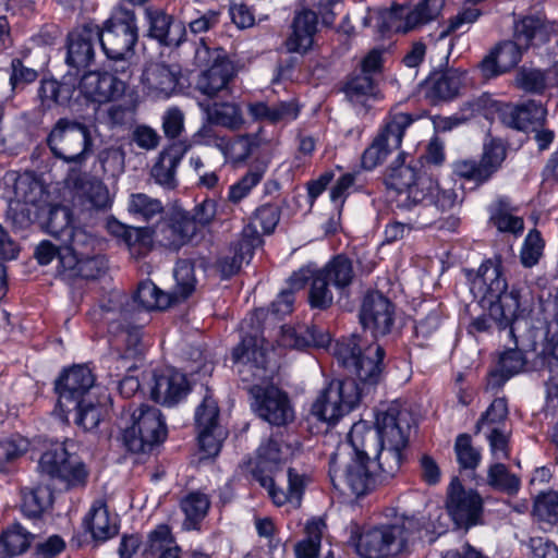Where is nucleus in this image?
<instances>
[{
    "instance_id": "nucleus-1",
    "label": "nucleus",
    "mask_w": 558,
    "mask_h": 558,
    "mask_svg": "<svg viewBox=\"0 0 558 558\" xmlns=\"http://www.w3.org/2000/svg\"><path fill=\"white\" fill-rule=\"evenodd\" d=\"M363 422L354 423L349 433V442L355 456L349 458L341 452H335L329 459V477L332 486L339 492L350 493L356 497L365 496L376 486L388 482L396 475L386 473L385 465L376 459L371 461V446L366 444Z\"/></svg>"
},
{
    "instance_id": "nucleus-2",
    "label": "nucleus",
    "mask_w": 558,
    "mask_h": 558,
    "mask_svg": "<svg viewBox=\"0 0 558 558\" xmlns=\"http://www.w3.org/2000/svg\"><path fill=\"white\" fill-rule=\"evenodd\" d=\"M507 287L500 258L485 260L470 279L471 293L489 305L490 316L499 328H506L515 318L526 317L534 306L529 287H512L509 292Z\"/></svg>"
},
{
    "instance_id": "nucleus-3",
    "label": "nucleus",
    "mask_w": 558,
    "mask_h": 558,
    "mask_svg": "<svg viewBox=\"0 0 558 558\" xmlns=\"http://www.w3.org/2000/svg\"><path fill=\"white\" fill-rule=\"evenodd\" d=\"M374 426L377 446L373 444L371 432H363L364 439L375 458L385 465L386 473L396 475L403 462V452L415 427V418L402 403L392 401L376 410Z\"/></svg>"
},
{
    "instance_id": "nucleus-4",
    "label": "nucleus",
    "mask_w": 558,
    "mask_h": 558,
    "mask_svg": "<svg viewBox=\"0 0 558 558\" xmlns=\"http://www.w3.org/2000/svg\"><path fill=\"white\" fill-rule=\"evenodd\" d=\"M2 187L9 202L7 218L13 228H28L46 210L49 193L34 172L7 171L2 177Z\"/></svg>"
},
{
    "instance_id": "nucleus-5",
    "label": "nucleus",
    "mask_w": 558,
    "mask_h": 558,
    "mask_svg": "<svg viewBox=\"0 0 558 558\" xmlns=\"http://www.w3.org/2000/svg\"><path fill=\"white\" fill-rule=\"evenodd\" d=\"M333 354L339 363L355 374L364 395L380 381L385 350L379 343H368L361 336L352 335L336 343Z\"/></svg>"
},
{
    "instance_id": "nucleus-6",
    "label": "nucleus",
    "mask_w": 558,
    "mask_h": 558,
    "mask_svg": "<svg viewBox=\"0 0 558 558\" xmlns=\"http://www.w3.org/2000/svg\"><path fill=\"white\" fill-rule=\"evenodd\" d=\"M174 303L170 293L162 292L154 282L142 281L135 292L134 299L120 292H113L108 303L101 304L99 311H94L93 315H99L105 320L108 308L114 311L113 317L119 319L124 327L133 325L140 319L141 328L145 324V312L153 310H165Z\"/></svg>"
},
{
    "instance_id": "nucleus-7",
    "label": "nucleus",
    "mask_w": 558,
    "mask_h": 558,
    "mask_svg": "<svg viewBox=\"0 0 558 558\" xmlns=\"http://www.w3.org/2000/svg\"><path fill=\"white\" fill-rule=\"evenodd\" d=\"M420 529L414 518H402L391 524L363 530L354 545L363 558H387L400 554L408 544L410 535Z\"/></svg>"
},
{
    "instance_id": "nucleus-8",
    "label": "nucleus",
    "mask_w": 558,
    "mask_h": 558,
    "mask_svg": "<svg viewBox=\"0 0 558 558\" xmlns=\"http://www.w3.org/2000/svg\"><path fill=\"white\" fill-rule=\"evenodd\" d=\"M98 38L106 56L121 62L113 71L126 75L130 66L128 60L133 54V47L138 38L134 12L125 8L117 9L99 31Z\"/></svg>"
},
{
    "instance_id": "nucleus-9",
    "label": "nucleus",
    "mask_w": 558,
    "mask_h": 558,
    "mask_svg": "<svg viewBox=\"0 0 558 558\" xmlns=\"http://www.w3.org/2000/svg\"><path fill=\"white\" fill-rule=\"evenodd\" d=\"M388 189L397 192V206L411 209L425 199V191L436 187V181L422 172L418 160L405 161L404 154H400L389 166L385 174Z\"/></svg>"
},
{
    "instance_id": "nucleus-10",
    "label": "nucleus",
    "mask_w": 558,
    "mask_h": 558,
    "mask_svg": "<svg viewBox=\"0 0 558 558\" xmlns=\"http://www.w3.org/2000/svg\"><path fill=\"white\" fill-rule=\"evenodd\" d=\"M194 62L203 68L195 82L196 90L209 98L229 92L235 69L222 48H210L202 38L195 50Z\"/></svg>"
},
{
    "instance_id": "nucleus-11",
    "label": "nucleus",
    "mask_w": 558,
    "mask_h": 558,
    "mask_svg": "<svg viewBox=\"0 0 558 558\" xmlns=\"http://www.w3.org/2000/svg\"><path fill=\"white\" fill-rule=\"evenodd\" d=\"M113 315L114 311L108 308L104 322L108 325V332L116 338L117 345H119V342H122L125 345V350L122 352L120 348H117L101 360L102 367L112 381L126 376L125 374L129 371L135 368V360L143 351L140 319L135 324L124 327Z\"/></svg>"
},
{
    "instance_id": "nucleus-12",
    "label": "nucleus",
    "mask_w": 558,
    "mask_h": 558,
    "mask_svg": "<svg viewBox=\"0 0 558 558\" xmlns=\"http://www.w3.org/2000/svg\"><path fill=\"white\" fill-rule=\"evenodd\" d=\"M52 155L77 167L83 166L93 153L89 128L76 120L61 118L52 126L47 137Z\"/></svg>"
},
{
    "instance_id": "nucleus-13",
    "label": "nucleus",
    "mask_w": 558,
    "mask_h": 558,
    "mask_svg": "<svg viewBox=\"0 0 558 558\" xmlns=\"http://www.w3.org/2000/svg\"><path fill=\"white\" fill-rule=\"evenodd\" d=\"M167 428L159 409L141 405L133 411L130 424L123 427L122 442L133 453H145L163 441Z\"/></svg>"
},
{
    "instance_id": "nucleus-14",
    "label": "nucleus",
    "mask_w": 558,
    "mask_h": 558,
    "mask_svg": "<svg viewBox=\"0 0 558 558\" xmlns=\"http://www.w3.org/2000/svg\"><path fill=\"white\" fill-rule=\"evenodd\" d=\"M364 396V388L354 379H333L318 395L312 414L319 421L336 423L351 412Z\"/></svg>"
},
{
    "instance_id": "nucleus-15",
    "label": "nucleus",
    "mask_w": 558,
    "mask_h": 558,
    "mask_svg": "<svg viewBox=\"0 0 558 558\" xmlns=\"http://www.w3.org/2000/svg\"><path fill=\"white\" fill-rule=\"evenodd\" d=\"M416 120V117L399 111H390L381 131L362 155V167L373 170L380 165L388 155L399 149L405 130Z\"/></svg>"
},
{
    "instance_id": "nucleus-16",
    "label": "nucleus",
    "mask_w": 558,
    "mask_h": 558,
    "mask_svg": "<svg viewBox=\"0 0 558 558\" xmlns=\"http://www.w3.org/2000/svg\"><path fill=\"white\" fill-rule=\"evenodd\" d=\"M69 442L53 444L40 457V474L64 482L69 486L84 483L87 472L80 459L69 451Z\"/></svg>"
},
{
    "instance_id": "nucleus-17",
    "label": "nucleus",
    "mask_w": 558,
    "mask_h": 558,
    "mask_svg": "<svg viewBox=\"0 0 558 558\" xmlns=\"http://www.w3.org/2000/svg\"><path fill=\"white\" fill-rule=\"evenodd\" d=\"M233 362L243 381L265 380L268 376V345L263 337L246 335L232 351Z\"/></svg>"
},
{
    "instance_id": "nucleus-18",
    "label": "nucleus",
    "mask_w": 558,
    "mask_h": 558,
    "mask_svg": "<svg viewBox=\"0 0 558 558\" xmlns=\"http://www.w3.org/2000/svg\"><path fill=\"white\" fill-rule=\"evenodd\" d=\"M396 306L383 292L368 290L360 307V322L373 337L388 335L395 324Z\"/></svg>"
},
{
    "instance_id": "nucleus-19",
    "label": "nucleus",
    "mask_w": 558,
    "mask_h": 558,
    "mask_svg": "<svg viewBox=\"0 0 558 558\" xmlns=\"http://www.w3.org/2000/svg\"><path fill=\"white\" fill-rule=\"evenodd\" d=\"M95 385V376L86 365H75L65 371L56 381L58 404L54 410L78 407L80 401L93 398L90 390Z\"/></svg>"
},
{
    "instance_id": "nucleus-20",
    "label": "nucleus",
    "mask_w": 558,
    "mask_h": 558,
    "mask_svg": "<svg viewBox=\"0 0 558 558\" xmlns=\"http://www.w3.org/2000/svg\"><path fill=\"white\" fill-rule=\"evenodd\" d=\"M257 415L271 425L282 426L293 421L294 412L286 392L275 386L251 388Z\"/></svg>"
},
{
    "instance_id": "nucleus-21",
    "label": "nucleus",
    "mask_w": 558,
    "mask_h": 558,
    "mask_svg": "<svg viewBox=\"0 0 558 558\" xmlns=\"http://www.w3.org/2000/svg\"><path fill=\"white\" fill-rule=\"evenodd\" d=\"M446 506L453 521L464 527L476 524L482 512L478 494L465 490L458 478H453L449 485Z\"/></svg>"
},
{
    "instance_id": "nucleus-22",
    "label": "nucleus",
    "mask_w": 558,
    "mask_h": 558,
    "mask_svg": "<svg viewBox=\"0 0 558 558\" xmlns=\"http://www.w3.org/2000/svg\"><path fill=\"white\" fill-rule=\"evenodd\" d=\"M524 318H515L505 329L507 336L510 338L511 344L507 347L505 352L500 355L498 366L508 375H517L523 371L526 359L524 351L533 349L534 342L531 337L520 333L522 329H527L530 324Z\"/></svg>"
},
{
    "instance_id": "nucleus-23",
    "label": "nucleus",
    "mask_w": 558,
    "mask_h": 558,
    "mask_svg": "<svg viewBox=\"0 0 558 558\" xmlns=\"http://www.w3.org/2000/svg\"><path fill=\"white\" fill-rule=\"evenodd\" d=\"M77 88L86 99L104 104L120 98L126 84L111 73L89 71L83 74Z\"/></svg>"
},
{
    "instance_id": "nucleus-24",
    "label": "nucleus",
    "mask_w": 558,
    "mask_h": 558,
    "mask_svg": "<svg viewBox=\"0 0 558 558\" xmlns=\"http://www.w3.org/2000/svg\"><path fill=\"white\" fill-rule=\"evenodd\" d=\"M311 281L308 292V302L313 308L326 310L333 301V294L329 288L330 281L326 274L315 269L311 265L300 268L293 272L289 279V284L293 290H300Z\"/></svg>"
},
{
    "instance_id": "nucleus-25",
    "label": "nucleus",
    "mask_w": 558,
    "mask_h": 558,
    "mask_svg": "<svg viewBox=\"0 0 558 558\" xmlns=\"http://www.w3.org/2000/svg\"><path fill=\"white\" fill-rule=\"evenodd\" d=\"M62 243L64 245L59 251L57 269H73L80 259L99 253L102 245L97 238L83 229H73Z\"/></svg>"
},
{
    "instance_id": "nucleus-26",
    "label": "nucleus",
    "mask_w": 558,
    "mask_h": 558,
    "mask_svg": "<svg viewBox=\"0 0 558 558\" xmlns=\"http://www.w3.org/2000/svg\"><path fill=\"white\" fill-rule=\"evenodd\" d=\"M523 50L514 40L496 45L478 65L483 77L493 78L513 69L520 62Z\"/></svg>"
},
{
    "instance_id": "nucleus-27",
    "label": "nucleus",
    "mask_w": 558,
    "mask_h": 558,
    "mask_svg": "<svg viewBox=\"0 0 558 558\" xmlns=\"http://www.w3.org/2000/svg\"><path fill=\"white\" fill-rule=\"evenodd\" d=\"M190 148L191 144L187 142H175L163 149L150 170L155 183L163 189L173 190L178 184L177 168Z\"/></svg>"
},
{
    "instance_id": "nucleus-28",
    "label": "nucleus",
    "mask_w": 558,
    "mask_h": 558,
    "mask_svg": "<svg viewBox=\"0 0 558 558\" xmlns=\"http://www.w3.org/2000/svg\"><path fill=\"white\" fill-rule=\"evenodd\" d=\"M189 392V383L184 374L168 368L154 375L151 398L163 405L172 407Z\"/></svg>"
},
{
    "instance_id": "nucleus-29",
    "label": "nucleus",
    "mask_w": 558,
    "mask_h": 558,
    "mask_svg": "<svg viewBox=\"0 0 558 558\" xmlns=\"http://www.w3.org/2000/svg\"><path fill=\"white\" fill-rule=\"evenodd\" d=\"M318 16L312 10H302L295 13L291 32L284 41L287 51L305 53L314 43L317 32Z\"/></svg>"
},
{
    "instance_id": "nucleus-30",
    "label": "nucleus",
    "mask_w": 558,
    "mask_h": 558,
    "mask_svg": "<svg viewBox=\"0 0 558 558\" xmlns=\"http://www.w3.org/2000/svg\"><path fill=\"white\" fill-rule=\"evenodd\" d=\"M97 26H84L69 34L66 62L77 70L86 68L94 59V43L99 40Z\"/></svg>"
},
{
    "instance_id": "nucleus-31",
    "label": "nucleus",
    "mask_w": 558,
    "mask_h": 558,
    "mask_svg": "<svg viewBox=\"0 0 558 558\" xmlns=\"http://www.w3.org/2000/svg\"><path fill=\"white\" fill-rule=\"evenodd\" d=\"M465 73L457 69L435 72L425 82L426 97L434 104L456 98L462 88Z\"/></svg>"
},
{
    "instance_id": "nucleus-32",
    "label": "nucleus",
    "mask_w": 558,
    "mask_h": 558,
    "mask_svg": "<svg viewBox=\"0 0 558 558\" xmlns=\"http://www.w3.org/2000/svg\"><path fill=\"white\" fill-rule=\"evenodd\" d=\"M178 82V73L161 63L149 64L142 75L145 93L156 99L170 97L175 90Z\"/></svg>"
},
{
    "instance_id": "nucleus-33",
    "label": "nucleus",
    "mask_w": 558,
    "mask_h": 558,
    "mask_svg": "<svg viewBox=\"0 0 558 558\" xmlns=\"http://www.w3.org/2000/svg\"><path fill=\"white\" fill-rule=\"evenodd\" d=\"M545 118L546 109L534 100L519 106H506L500 111V119L505 125L525 132L543 124Z\"/></svg>"
},
{
    "instance_id": "nucleus-34",
    "label": "nucleus",
    "mask_w": 558,
    "mask_h": 558,
    "mask_svg": "<svg viewBox=\"0 0 558 558\" xmlns=\"http://www.w3.org/2000/svg\"><path fill=\"white\" fill-rule=\"evenodd\" d=\"M283 434L278 433L259 445L256 452V468L253 471L255 478L259 475L272 473L286 459L287 453L292 452V444H286L283 447Z\"/></svg>"
},
{
    "instance_id": "nucleus-35",
    "label": "nucleus",
    "mask_w": 558,
    "mask_h": 558,
    "mask_svg": "<svg viewBox=\"0 0 558 558\" xmlns=\"http://www.w3.org/2000/svg\"><path fill=\"white\" fill-rule=\"evenodd\" d=\"M106 229L111 235L122 239L135 257L146 255L151 247L150 231L146 228L129 227L116 218H109L106 222Z\"/></svg>"
},
{
    "instance_id": "nucleus-36",
    "label": "nucleus",
    "mask_w": 558,
    "mask_h": 558,
    "mask_svg": "<svg viewBox=\"0 0 558 558\" xmlns=\"http://www.w3.org/2000/svg\"><path fill=\"white\" fill-rule=\"evenodd\" d=\"M256 480L268 490L275 505L282 506L290 502L295 507L300 506L305 483L304 476L295 472L294 469L288 470V492L277 488L270 475H259Z\"/></svg>"
},
{
    "instance_id": "nucleus-37",
    "label": "nucleus",
    "mask_w": 558,
    "mask_h": 558,
    "mask_svg": "<svg viewBox=\"0 0 558 558\" xmlns=\"http://www.w3.org/2000/svg\"><path fill=\"white\" fill-rule=\"evenodd\" d=\"M76 198L87 209L107 210L111 207L112 199L108 187L99 180L78 178L74 182Z\"/></svg>"
},
{
    "instance_id": "nucleus-38",
    "label": "nucleus",
    "mask_w": 558,
    "mask_h": 558,
    "mask_svg": "<svg viewBox=\"0 0 558 558\" xmlns=\"http://www.w3.org/2000/svg\"><path fill=\"white\" fill-rule=\"evenodd\" d=\"M345 98L356 108L359 114L367 113L368 100L376 95V82L366 74H352L342 88Z\"/></svg>"
},
{
    "instance_id": "nucleus-39",
    "label": "nucleus",
    "mask_w": 558,
    "mask_h": 558,
    "mask_svg": "<svg viewBox=\"0 0 558 558\" xmlns=\"http://www.w3.org/2000/svg\"><path fill=\"white\" fill-rule=\"evenodd\" d=\"M84 525L95 541L105 542L118 533L116 517H111L106 504L97 500L84 519Z\"/></svg>"
},
{
    "instance_id": "nucleus-40",
    "label": "nucleus",
    "mask_w": 558,
    "mask_h": 558,
    "mask_svg": "<svg viewBox=\"0 0 558 558\" xmlns=\"http://www.w3.org/2000/svg\"><path fill=\"white\" fill-rule=\"evenodd\" d=\"M209 411V418L204 421L202 416V411H199L197 416V430H198V444L201 450L205 453L206 457L216 456L221 447V433L219 432L218 425V411L216 410L214 403L209 401L205 405Z\"/></svg>"
},
{
    "instance_id": "nucleus-41",
    "label": "nucleus",
    "mask_w": 558,
    "mask_h": 558,
    "mask_svg": "<svg viewBox=\"0 0 558 558\" xmlns=\"http://www.w3.org/2000/svg\"><path fill=\"white\" fill-rule=\"evenodd\" d=\"M149 36L166 46H179L185 31L182 24L173 23L170 15L161 11L148 12Z\"/></svg>"
},
{
    "instance_id": "nucleus-42",
    "label": "nucleus",
    "mask_w": 558,
    "mask_h": 558,
    "mask_svg": "<svg viewBox=\"0 0 558 558\" xmlns=\"http://www.w3.org/2000/svg\"><path fill=\"white\" fill-rule=\"evenodd\" d=\"M74 413V422L84 430H93L101 421V407L94 398L80 401L78 407L64 408L62 411H53V414L62 422L69 421V414Z\"/></svg>"
},
{
    "instance_id": "nucleus-43",
    "label": "nucleus",
    "mask_w": 558,
    "mask_h": 558,
    "mask_svg": "<svg viewBox=\"0 0 558 558\" xmlns=\"http://www.w3.org/2000/svg\"><path fill=\"white\" fill-rule=\"evenodd\" d=\"M35 533L16 523L0 535V558H12L26 551Z\"/></svg>"
},
{
    "instance_id": "nucleus-44",
    "label": "nucleus",
    "mask_w": 558,
    "mask_h": 558,
    "mask_svg": "<svg viewBox=\"0 0 558 558\" xmlns=\"http://www.w3.org/2000/svg\"><path fill=\"white\" fill-rule=\"evenodd\" d=\"M196 232L195 221L186 213H175L162 230L167 244L175 250L187 243Z\"/></svg>"
},
{
    "instance_id": "nucleus-45",
    "label": "nucleus",
    "mask_w": 558,
    "mask_h": 558,
    "mask_svg": "<svg viewBox=\"0 0 558 558\" xmlns=\"http://www.w3.org/2000/svg\"><path fill=\"white\" fill-rule=\"evenodd\" d=\"M40 226L57 240L63 241L73 228L70 225L71 216L68 208L63 206H51L47 202L46 210L37 219Z\"/></svg>"
},
{
    "instance_id": "nucleus-46",
    "label": "nucleus",
    "mask_w": 558,
    "mask_h": 558,
    "mask_svg": "<svg viewBox=\"0 0 558 558\" xmlns=\"http://www.w3.org/2000/svg\"><path fill=\"white\" fill-rule=\"evenodd\" d=\"M209 124L219 125L231 131L239 130L244 119L239 106L232 102H215L205 108Z\"/></svg>"
},
{
    "instance_id": "nucleus-47",
    "label": "nucleus",
    "mask_w": 558,
    "mask_h": 558,
    "mask_svg": "<svg viewBox=\"0 0 558 558\" xmlns=\"http://www.w3.org/2000/svg\"><path fill=\"white\" fill-rule=\"evenodd\" d=\"M128 211L135 219L149 222L161 219L165 207L158 198L145 193H133L129 197Z\"/></svg>"
},
{
    "instance_id": "nucleus-48",
    "label": "nucleus",
    "mask_w": 558,
    "mask_h": 558,
    "mask_svg": "<svg viewBox=\"0 0 558 558\" xmlns=\"http://www.w3.org/2000/svg\"><path fill=\"white\" fill-rule=\"evenodd\" d=\"M108 269V263L104 255L99 253L82 258L73 269H57L58 274L64 279H97Z\"/></svg>"
},
{
    "instance_id": "nucleus-49",
    "label": "nucleus",
    "mask_w": 558,
    "mask_h": 558,
    "mask_svg": "<svg viewBox=\"0 0 558 558\" xmlns=\"http://www.w3.org/2000/svg\"><path fill=\"white\" fill-rule=\"evenodd\" d=\"M326 524L323 519L315 518L308 521L305 525L306 537L300 542H298L294 546V553L296 558H317L320 544L323 531Z\"/></svg>"
},
{
    "instance_id": "nucleus-50",
    "label": "nucleus",
    "mask_w": 558,
    "mask_h": 558,
    "mask_svg": "<svg viewBox=\"0 0 558 558\" xmlns=\"http://www.w3.org/2000/svg\"><path fill=\"white\" fill-rule=\"evenodd\" d=\"M490 221L501 232L514 234L523 231V220L512 215V207L507 198L497 199L490 207Z\"/></svg>"
},
{
    "instance_id": "nucleus-51",
    "label": "nucleus",
    "mask_w": 558,
    "mask_h": 558,
    "mask_svg": "<svg viewBox=\"0 0 558 558\" xmlns=\"http://www.w3.org/2000/svg\"><path fill=\"white\" fill-rule=\"evenodd\" d=\"M549 27L537 16H525L514 25V41L527 49L534 38L546 40Z\"/></svg>"
},
{
    "instance_id": "nucleus-52",
    "label": "nucleus",
    "mask_w": 558,
    "mask_h": 558,
    "mask_svg": "<svg viewBox=\"0 0 558 558\" xmlns=\"http://www.w3.org/2000/svg\"><path fill=\"white\" fill-rule=\"evenodd\" d=\"M445 0H423L405 17L404 26H397V32L408 33L418 25L428 23L440 14Z\"/></svg>"
},
{
    "instance_id": "nucleus-53",
    "label": "nucleus",
    "mask_w": 558,
    "mask_h": 558,
    "mask_svg": "<svg viewBox=\"0 0 558 558\" xmlns=\"http://www.w3.org/2000/svg\"><path fill=\"white\" fill-rule=\"evenodd\" d=\"M145 553L158 554L159 558H181L180 549L174 545L170 529L167 525H159L150 532Z\"/></svg>"
},
{
    "instance_id": "nucleus-54",
    "label": "nucleus",
    "mask_w": 558,
    "mask_h": 558,
    "mask_svg": "<svg viewBox=\"0 0 558 558\" xmlns=\"http://www.w3.org/2000/svg\"><path fill=\"white\" fill-rule=\"evenodd\" d=\"M75 88L66 81L43 80L38 88L41 106L50 108L52 105H64L73 96Z\"/></svg>"
},
{
    "instance_id": "nucleus-55",
    "label": "nucleus",
    "mask_w": 558,
    "mask_h": 558,
    "mask_svg": "<svg viewBox=\"0 0 558 558\" xmlns=\"http://www.w3.org/2000/svg\"><path fill=\"white\" fill-rule=\"evenodd\" d=\"M175 286L170 292L174 303L187 299L195 290L194 264L189 259L179 260L174 268Z\"/></svg>"
},
{
    "instance_id": "nucleus-56",
    "label": "nucleus",
    "mask_w": 558,
    "mask_h": 558,
    "mask_svg": "<svg viewBox=\"0 0 558 558\" xmlns=\"http://www.w3.org/2000/svg\"><path fill=\"white\" fill-rule=\"evenodd\" d=\"M259 145L260 138L254 134L241 135L233 140L226 137L221 153L228 160L238 163L246 160Z\"/></svg>"
},
{
    "instance_id": "nucleus-57",
    "label": "nucleus",
    "mask_w": 558,
    "mask_h": 558,
    "mask_svg": "<svg viewBox=\"0 0 558 558\" xmlns=\"http://www.w3.org/2000/svg\"><path fill=\"white\" fill-rule=\"evenodd\" d=\"M209 499L201 493H191L181 500V509L185 514L183 526L186 530L195 529L209 509Z\"/></svg>"
},
{
    "instance_id": "nucleus-58",
    "label": "nucleus",
    "mask_w": 558,
    "mask_h": 558,
    "mask_svg": "<svg viewBox=\"0 0 558 558\" xmlns=\"http://www.w3.org/2000/svg\"><path fill=\"white\" fill-rule=\"evenodd\" d=\"M319 270L326 274V278L337 289H343L350 286L354 278L352 262L344 255H337Z\"/></svg>"
},
{
    "instance_id": "nucleus-59",
    "label": "nucleus",
    "mask_w": 558,
    "mask_h": 558,
    "mask_svg": "<svg viewBox=\"0 0 558 558\" xmlns=\"http://www.w3.org/2000/svg\"><path fill=\"white\" fill-rule=\"evenodd\" d=\"M507 150L499 140H490L484 144L483 155L480 162L482 172L480 175L489 180L492 175L498 171L501 163L506 159Z\"/></svg>"
},
{
    "instance_id": "nucleus-60",
    "label": "nucleus",
    "mask_w": 558,
    "mask_h": 558,
    "mask_svg": "<svg viewBox=\"0 0 558 558\" xmlns=\"http://www.w3.org/2000/svg\"><path fill=\"white\" fill-rule=\"evenodd\" d=\"M51 504L52 493L47 486H37L23 493L22 510L27 517H39Z\"/></svg>"
},
{
    "instance_id": "nucleus-61",
    "label": "nucleus",
    "mask_w": 558,
    "mask_h": 558,
    "mask_svg": "<svg viewBox=\"0 0 558 558\" xmlns=\"http://www.w3.org/2000/svg\"><path fill=\"white\" fill-rule=\"evenodd\" d=\"M266 166L251 168L238 182L229 187L228 201L239 204L264 178Z\"/></svg>"
},
{
    "instance_id": "nucleus-62",
    "label": "nucleus",
    "mask_w": 558,
    "mask_h": 558,
    "mask_svg": "<svg viewBox=\"0 0 558 558\" xmlns=\"http://www.w3.org/2000/svg\"><path fill=\"white\" fill-rule=\"evenodd\" d=\"M487 482L493 488L507 493L508 495L517 494L521 485L520 478L510 473L502 463H495L489 468Z\"/></svg>"
},
{
    "instance_id": "nucleus-63",
    "label": "nucleus",
    "mask_w": 558,
    "mask_h": 558,
    "mask_svg": "<svg viewBox=\"0 0 558 558\" xmlns=\"http://www.w3.org/2000/svg\"><path fill=\"white\" fill-rule=\"evenodd\" d=\"M533 515L539 521L558 523V490L537 495L533 505Z\"/></svg>"
},
{
    "instance_id": "nucleus-64",
    "label": "nucleus",
    "mask_w": 558,
    "mask_h": 558,
    "mask_svg": "<svg viewBox=\"0 0 558 558\" xmlns=\"http://www.w3.org/2000/svg\"><path fill=\"white\" fill-rule=\"evenodd\" d=\"M280 219L279 209L274 205H264L256 209L245 228H254L256 232L271 233Z\"/></svg>"
}]
</instances>
